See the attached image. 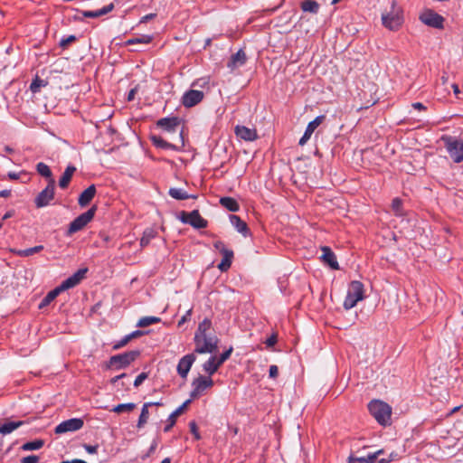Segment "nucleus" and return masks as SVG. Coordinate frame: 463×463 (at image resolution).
<instances>
[{"mask_svg":"<svg viewBox=\"0 0 463 463\" xmlns=\"http://www.w3.org/2000/svg\"><path fill=\"white\" fill-rule=\"evenodd\" d=\"M403 22V9L395 0H392L390 10H385L382 14V24L390 31H398L402 26Z\"/></svg>","mask_w":463,"mask_h":463,"instance_id":"1","label":"nucleus"},{"mask_svg":"<svg viewBox=\"0 0 463 463\" xmlns=\"http://www.w3.org/2000/svg\"><path fill=\"white\" fill-rule=\"evenodd\" d=\"M218 338L213 334L194 335V353L197 354H213L218 350Z\"/></svg>","mask_w":463,"mask_h":463,"instance_id":"2","label":"nucleus"},{"mask_svg":"<svg viewBox=\"0 0 463 463\" xmlns=\"http://www.w3.org/2000/svg\"><path fill=\"white\" fill-rule=\"evenodd\" d=\"M364 298V284L358 280L352 281L347 289V294L344 301V308L348 310L356 306V304Z\"/></svg>","mask_w":463,"mask_h":463,"instance_id":"3","label":"nucleus"},{"mask_svg":"<svg viewBox=\"0 0 463 463\" xmlns=\"http://www.w3.org/2000/svg\"><path fill=\"white\" fill-rule=\"evenodd\" d=\"M370 413L381 424L387 425L390 422L392 408L386 402L379 400L372 401L368 404Z\"/></svg>","mask_w":463,"mask_h":463,"instance_id":"4","label":"nucleus"},{"mask_svg":"<svg viewBox=\"0 0 463 463\" xmlns=\"http://www.w3.org/2000/svg\"><path fill=\"white\" fill-rule=\"evenodd\" d=\"M446 149L455 163L463 161V139L444 136L441 137Z\"/></svg>","mask_w":463,"mask_h":463,"instance_id":"5","label":"nucleus"},{"mask_svg":"<svg viewBox=\"0 0 463 463\" xmlns=\"http://www.w3.org/2000/svg\"><path fill=\"white\" fill-rule=\"evenodd\" d=\"M140 354L138 350L126 352L124 354L113 355L109 358L108 367L120 370L128 366Z\"/></svg>","mask_w":463,"mask_h":463,"instance_id":"6","label":"nucleus"},{"mask_svg":"<svg viewBox=\"0 0 463 463\" xmlns=\"http://www.w3.org/2000/svg\"><path fill=\"white\" fill-rule=\"evenodd\" d=\"M96 209V206H92L87 212L74 219L69 226L68 234L71 235L82 230L93 219Z\"/></svg>","mask_w":463,"mask_h":463,"instance_id":"7","label":"nucleus"},{"mask_svg":"<svg viewBox=\"0 0 463 463\" xmlns=\"http://www.w3.org/2000/svg\"><path fill=\"white\" fill-rule=\"evenodd\" d=\"M156 125L167 133L178 132L179 140L182 145L184 144L182 137L183 130L181 129V121L177 117L161 118L157 121Z\"/></svg>","mask_w":463,"mask_h":463,"instance_id":"8","label":"nucleus"},{"mask_svg":"<svg viewBox=\"0 0 463 463\" xmlns=\"http://www.w3.org/2000/svg\"><path fill=\"white\" fill-rule=\"evenodd\" d=\"M213 381L210 376L206 377L200 375L199 377L195 378L192 383L193 390L190 394L191 399L199 398L201 395H203L205 390L213 387Z\"/></svg>","mask_w":463,"mask_h":463,"instance_id":"9","label":"nucleus"},{"mask_svg":"<svg viewBox=\"0 0 463 463\" xmlns=\"http://www.w3.org/2000/svg\"><path fill=\"white\" fill-rule=\"evenodd\" d=\"M420 20L426 25L442 29L444 27V18L431 9H426L420 14Z\"/></svg>","mask_w":463,"mask_h":463,"instance_id":"10","label":"nucleus"},{"mask_svg":"<svg viewBox=\"0 0 463 463\" xmlns=\"http://www.w3.org/2000/svg\"><path fill=\"white\" fill-rule=\"evenodd\" d=\"M55 180H51L48 185L35 198V205L38 208L44 207L54 198Z\"/></svg>","mask_w":463,"mask_h":463,"instance_id":"11","label":"nucleus"},{"mask_svg":"<svg viewBox=\"0 0 463 463\" xmlns=\"http://www.w3.org/2000/svg\"><path fill=\"white\" fill-rule=\"evenodd\" d=\"M180 219L183 222L189 223L196 229H202L207 226V221L200 215L197 210L192 211L191 213L182 212Z\"/></svg>","mask_w":463,"mask_h":463,"instance_id":"12","label":"nucleus"},{"mask_svg":"<svg viewBox=\"0 0 463 463\" xmlns=\"http://www.w3.org/2000/svg\"><path fill=\"white\" fill-rule=\"evenodd\" d=\"M83 420L81 419L73 418L61 422L55 428L56 434H63L70 431H76L82 428Z\"/></svg>","mask_w":463,"mask_h":463,"instance_id":"13","label":"nucleus"},{"mask_svg":"<svg viewBox=\"0 0 463 463\" xmlns=\"http://www.w3.org/2000/svg\"><path fill=\"white\" fill-rule=\"evenodd\" d=\"M87 271V268L79 269L72 276L69 277L67 279L62 281L61 284L58 287L59 289L62 292L69 288H74L84 279Z\"/></svg>","mask_w":463,"mask_h":463,"instance_id":"14","label":"nucleus"},{"mask_svg":"<svg viewBox=\"0 0 463 463\" xmlns=\"http://www.w3.org/2000/svg\"><path fill=\"white\" fill-rule=\"evenodd\" d=\"M204 97L201 90H190L186 91L182 97V104L185 108H192L200 103Z\"/></svg>","mask_w":463,"mask_h":463,"instance_id":"15","label":"nucleus"},{"mask_svg":"<svg viewBox=\"0 0 463 463\" xmlns=\"http://www.w3.org/2000/svg\"><path fill=\"white\" fill-rule=\"evenodd\" d=\"M326 119V116H317L314 120L308 123L303 137L299 139V146H303L310 139L312 134Z\"/></svg>","mask_w":463,"mask_h":463,"instance_id":"16","label":"nucleus"},{"mask_svg":"<svg viewBox=\"0 0 463 463\" xmlns=\"http://www.w3.org/2000/svg\"><path fill=\"white\" fill-rule=\"evenodd\" d=\"M194 361V354H189L181 358L177 365V372L182 378L187 377V374Z\"/></svg>","mask_w":463,"mask_h":463,"instance_id":"17","label":"nucleus"},{"mask_svg":"<svg viewBox=\"0 0 463 463\" xmlns=\"http://www.w3.org/2000/svg\"><path fill=\"white\" fill-rule=\"evenodd\" d=\"M234 132L239 138L245 141H254L258 138L257 130L245 126H236Z\"/></svg>","mask_w":463,"mask_h":463,"instance_id":"18","label":"nucleus"},{"mask_svg":"<svg viewBox=\"0 0 463 463\" xmlns=\"http://www.w3.org/2000/svg\"><path fill=\"white\" fill-rule=\"evenodd\" d=\"M247 61V55L242 49H240L236 53L232 54L230 61L227 63V67L231 71H234L245 64Z\"/></svg>","mask_w":463,"mask_h":463,"instance_id":"19","label":"nucleus"},{"mask_svg":"<svg viewBox=\"0 0 463 463\" xmlns=\"http://www.w3.org/2000/svg\"><path fill=\"white\" fill-rule=\"evenodd\" d=\"M322 250V261L326 263L331 269H339V265L336 260V257L335 253L332 251V250L327 246H323L321 248Z\"/></svg>","mask_w":463,"mask_h":463,"instance_id":"20","label":"nucleus"},{"mask_svg":"<svg viewBox=\"0 0 463 463\" xmlns=\"http://www.w3.org/2000/svg\"><path fill=\"white\" fill-rule=\"evenodd\" d=\"M24 424L25 421L24 420H10L6 419L3 423L0 424V434L3 436L11 434Z\"/></svg>","mask_w":463,"mask_h":463,"instance_id":"21","label":"nucleus"},{"mask_svg":"<svg viewBox=\"0 0 463 463\" xmlns=\"http://www.w3.org/2000/svg\"><path fill=\"white\" fill-rule=\"evenodd\" d=\"M190 402L191 400L185 401L181 406H179L175 411H173L170 414L167 420V424L164 429L165 432L169 431L171 428L175 424L177 417L180 416L184 411Z\"/></svg>","mask_w":463,"mask_h":463,"instance_id":"22","label":"nucleus"},{"mask_svg":"<svg viewBox=\"0 0 463 463\" xmlns=\"http://www.w3.org/2000/svg\"><path fill=\"white\" fill-rule=\"evenodd\" d=\"M95 194L96 187L94 184H91L80 194L78 200L79 204L82 207L88 205L94 198Z\"/></svg>","mask_w":463,"mask_h":463,"instance_id":"23","label":"nucleus"},{"mask_svg":"<svg viewBox=\"0 0 463 463\" xmlns=\"http://www.w3.org/2000/svg\"><path fill=\"white\" fill-rule=\"evenodd\" d=\"M75 171H76V167L73 165H69L66 167L64 173L62 174V175L59 181V186L61 189H65L68 187Z\"/></svg>","mask_w":463,"mask_h":463,"instance_id":"24","label":"nucleus"},{"mask_svg":"<svg viewBox=\"0 0 463 463\" xmlns=\"http://www.w3.org/2000/svg\"><path fill=\"white\" fill-rule=\"evenodd\" d=\"M113 9H114V5L111 3L97 11H83L82 15L87 18H98L99 16L109 14Z\"/></svg>","mask_w":463,"mask_h":463,"instance_id":"25","label":"nucleus"},{"mask_svg":"<svg viewBox=\"0 0 463 463\" xmlns=\"http://www.w3.org/2000/svg\"><path fill=\"white\" fill-rule=\"evenodd\" d=\"M231 222L232 224L236 228V230L242 233L244 236L248 234L249 229L247 226V223L242 221L239 216L237 215H232L231 216Z\"/></svg>","mask_w":463,"mask_h":463,"instance_id":"26","label":"nucleus"},{"mask_svg":"<svg viewBox=\"0 0 463 463\" xmlns=\"http://www.w3.org/2000/svg\"><path fill=\"white\" fill-rule=\"evenodd\" d=\"M301 9L305 13L317 14L319 11V4L315 0H305L301 3Z\"/></svg>","mask_w":463,"mask_h":463,"instance_id":"27","label":"nucleus"},{"mask_svg":"<svg viewBox=\"0 0 463 463\" xmlns=\"http://www.w3.org/2000/svg\"><path fill=\"white\" fill-rule=\"evenodd\" d=\"M233 259V251L228 250L225 251V253L222 254V260L221 263L218 265V269L222 271H226L230 269L232 265V261Z\"/></svg>","mask_w":463,"mask_h":463,"instance_id":"28","label":"nucleus"},{"mask_svg":"<svg viewBox=\"0 0 463 463\" xmlns=\"http://www.w3.org/2000/svg\"><path fill=\"white\" fill-rule=\"evenodd\" d=\"M150 406H152V402H146L143 405L141 413H140V416H139V419H138V421L137 424V427L138 429H142L146 424L148 418H149L148 408Z\"/></svg>","mask_w":463,"mask_h":463,"instance_id":"29","label":"nucleus"},{"mask_svg":"<svg viewBox=\"0 0 463 463\" xmlns=\"http://www.w3.org/2000/svg\"><path fill=\"white\" fill-rule=\"evenodd\" d=\"M220 203L231 212H237L240 208L237 201L232 197H222L220 199Z\"/></svg>","mask_w":463,"mask_h":463,"instance_id":"30","label":"nucleus"},{"mask_svg":"<svg viewBox=\"0 0 463 463\" xmlns=\"http://www.w3.org/2000/svg\"><path fill=\"white\" fill-rule=\"evenodd\" d=\"M220 366L221 365L218 364L217 357L215 356L210 357V359L203 365V370L209 373V375L213 374Z\"/></svg>","mask_w":463,"mask_h":463,"instance_id":"31","label":"nucleus"},{"mask_svg":"<svg viewBox=\"0 0 463 463\" xmlns=\"http://www.w3.org/2000/svg\"><path fill=\"white\" fill-rule=\"evenodd\" d=\"M151 140H152L153 144L157 147L165 148V149H173V150L177 149V146L175 145L166 142L161 137L152 136Z\"/></svg>","mask_w":463,"mask_h":463,"instance_id":"32","label":"nucleus"},{"mask_svg":"<svg viewBox=\"0 0 463 463\" xmlns=\"http://www.w3.org/2000/svg\"><path fill=\"white\" fill-rule=\"evenodd\" d=\"M36 170L39 175L48 179V183L51 182V180H54L52 177V173L46 164L43 162L38 163L36 165Z\"/></svg>","mask_w":463,"mask_h":463,"instance_id":"33","label":"nucleus"},{"mask_svg":"<svg viewBox=\"0 0 463 463\" xmlns=\"http://www.w3.org/2000/svg\"><path fill=\"white\" fill-rule=\"evenodd\" d=\"M169 194L172 198L176 200H185L188 198H195L194 195H189L185 191L180 188H170Z\"/></svg>","mask_w":463,"mask_h":463,"instance_id":"34","label":"nucleus"},{"mask_svg":"<svg viewBox=\"0 0 463 463\" xmlns=\"http://www.w3.org/2000/svg\"><path fill=\"white\" fill-rule=\"evenodd\" d=\"M61 292V291L59 289L58 287L51 290L40 303L39 308H43L44 307L48 306L52 301H53L57 298V296Z\"/></svg>","mask_w":463,"mask_h":463,"instance_id":"35","label":"nucleus"},{"mask_svg":"<svg viewBox=\"0 0 463 463\" xmlns=\"http://www.w3.org/2000/svg\"><path fill=\"white\" fill-rule=\"evenodd\" d=\"M212 328V322L208 318H204L198 326L197 331L195 332V335H210L212 334L211 331Z\"/></svg>","mask_w":463,"mask_h":463,"instance_id":"36","label":"nucleus"},{"mask_svg":"<svg viewBox=\"0 0 463 463\" xmlns=\"http://www.w3.org/2000/svg\"><path fill=\"white\" fill-rule=\"evenodd\" d=\"M43 250V245H38L25 250H15L14 252L20 257H28Z\"/></svg>","mask_w":463,"mask_h":463,"instance_id":"37","label":"nucleus"},{"mask_svg":"<svg viewBox=\"0 0 463 463\" xmlns=\"http://www.w3.org/2000/svg\"><path fill=\"white\" fill-rule=\"evenodd\" d=\"M156 236V230L152 228H148L145 230L143 236L140 240V245L141 247H146L149 244L150 241Z\"/></svg>","mask_w":463,"mask_h":463,"instance_id":"38","label":"nucleus"},{"mask_svg":"<svg viewBox=\"0 0 463 463\" xmlns=\"http://www.w3.org/2000/svg\"><path fill=\"white\" fill-rule=\"evenodd\" d=\"M136 408V404L133 402L118 404L111 410L116 413L131 412Z\"/></svg>","mask_w":463,"mask_h":463,"instance_id":"39","label":"nucleus"},{"mask_svg":"<svg viewBox=\"0 0 463 463\" xmlns=\"http://www.w3.org/2000/svg\"><path fill=\"white\" fill-rule=\"evenodd\" d=\"M43 446V440L35 439L33 441L26 442L22 446L23 450H36L41 449Z\"/></svg>","mask_w":463,"mask_h":463,"instance_id":"40","label":"nucleus"},{"mask_svg":"<svg viewBox=\"0 0 463 463\" xmlns=\"http://www.w3.org/2000/svg\"><path fill=\"white\" fill-rule=\"evenodd\" d=\"M158 322H160V318L157 317H144L138 320L137 326L145 327Z\"/></svg>","mask_w":463,"mask_h":463,"instance_id":"41","label":"nucleus"},{"mask_svg":"<svg viewBox=\"0 0 463 463\" xmlns=\"http://www.w3.org/2000/svg\"><path fill=\"white\" fill-rule=\"evenodd\" d=\"M153 40V37L151 35H141L139 37L132 38L127 41V44H136V43H150Z\"/></svg>","mask_w":463,"mask_h":463,"instance_id":"42","label":"nucleus"},{"mask_svg":"<svg viewBox=\"0 0 463 463\" xmlns=\"http://www.w3.org/2000/svg\"><path fill=\"white\" fill-rule=\"evenodd\" d=\"M382 453L383 450H378L374 453L368 454L365 457H359V460L363 461V463H373L377 459L378 456Z\"/></svg>","mask_w":463,"mask_h":463,"instance_id":"43","label":"nucleus"},{"mask_svg":"<svg viewBox=\"0 0 463 463\" xmlns=\"http://www.w3.org/2000/svg\"><path fill=\"white\" fill-rule=\"evenodd\" d=\"M46 84H47L46 81H44L43 80H41L39 77H36L31 83L30 90L33 92H37V91H39L41 87L46 86Z\"/></svg>","mask_w":463,"mask_h":463,"instance_id":"44","label":"nucleus"},{"mask_svg":"<svg viewBox=\"0 0 463 463\" xmlns=\"http://www.w3.org/2000/svg\"><path fill=\"white\" fill-rule=\"evenodd\" d=\"M392 209L396 215H402V201L399 198H394L392 202Z\"/></svg>","mask_w":463,"mask_h":463,"instance_id":"45","label":"nucleus"},{"mask_svg":"<svg viewBox=\"0 0 463 463\" xmlns=\"http://www.w3.org/2000/svg\"><path fill=\"white\" fill-rule=\"evenodd\" d=\"M130 337L128 335L124 336L120 341H118V343H116L113 346V349L114 350H118L125 345H127L128 344V342L130 341Z\"/></svg>","mask_w":463,"mask_h":463,"instance_id":"46","label":"nucleus"},{"mask_svg":"<svg viewBox=\"0 0 463 463\" xmlns=\"http://www.w3.org/2000/svg\"><path fill=\"white\" fill-rule=\"evenodd\" d=\"M232 352V347H230L229 350L222 353L219 358H217L218 364L222 365L231 355Z\"/></svg>","mask_w":463,"mask_h":463,"instance_id":"47","label":"nucleus"},{"mask_svg":"<svg viewBox=\"0 0 463 463\" xmlns=\"http://www.w3.org/2000/svg\"><path fill=\"white\" fill-rule=\"evenodd\" d=\"M189 427H190V430L194 434L195 439H201V435H200V433L198 431V427H197L196 423L194 421H191L189 423Z\"/></svg>","mask_w":463,"mask_h":463,"instance_id":"48","label":"nucleus"},{"mask_svg":"<svg viewBox=\"0 0 463 463\" xmlns=\"http://www.w3.org/2000/svg\"><path fill=\"white\" fill-rule=\"evenodd\" d=\"M213 247L219 250L222 254L225 253V251H228L230 250L229 249H227L225 247V244L221 241H216L214 243H213Z\"/></svg>","mask_w":463,"mask_h":463,"instance_id":"49","label":"nucleus"},{"mask_svg":"<svg viewBox=\"0 0 463 463\" xmlns=\"http://www.w3.org/2000/svg\"><path fill=\"white\" fill-rule=\"evenodd\" d=\"M146 373H141L134 381V386L138 387L147 378Z\"/></svg>","mask_w":463,"mask_h":463,"instance_id":"50","label":"nucleus"},{"mask_svg":"<svg viewBox=\"0 0 463 463\" xmlns=\"http://www.w3.org/2000/svg\"><path fill=\"white\" fill-rule=\"evenodd\" d=\"M38 461L39 457L35 455L27 456L21 459V463H37Z\"/></svg>","mask_w":463,"mask_h":463,"instance_id":"51","label":"nucleus"},{"mask_svg":"<svg viewBox=\"0 0 463 463\" xmlns=\"http://www.w3.org/2000/svg\"><path fill=\"white\" fill-rule=\"evenodd\" d=\"M192 315V309H189L184 316L182 317V318L178 322V326H181L183 324H184L191 317Z\"/></svg>","mask_w":463,"mask_h":463,"instance_id":"52","label":"nucleus"},{"mask_svg":"<svg viewBox=\"0 0 463 463\" xmlns=\"http://www.w3.org/2000/svg\"><path fill=\"white\" fill-rule=\"evenodd\" d=\"M269 377L276 378L278 376V374H279V368H278V366L277 365H271L269 367Z\"/></svg>","mask_w":463,"mask_h":463,"instance_id":"53","label":"nucleus"},{"mask_svg":"<svg viewBox=\"0 0 463 463\" xmlns=\"http://www.w3.org/2000/svg\"><path fill=\"white\" fill-rule=\"evenodd\" d=\"M277 343V335H272L270 337H269L265 344L267 345V346L269 347H271L273 346L275 344Z\"/></svg>","mask_w":463,"mask_h":463,"instance_id":"54","label":"nucleus"},{"mask_svg":"<svg viewBox=\"0 0 463 463\" xmlns=\"http://www.w3.org/2000/svg\"><path fill=\"white\" fill-rule=\"evenodd\" d=\"M75 36L73 35H71L69 36L68 38L66 39H62L61 42V45L62 47H66L69 43H72L73 41H75Z\"/></svg>","mask_w":463,"mask_h":463,"instance_id":"55","label":"nucleus"},{"mask_svg":"<svg viewBox=\"0 0 463 463\" xmlns=\"http://www.w3.org/2000/svg\"><path fill=\"white\" fill-rule=\"evenodd\" d=\"M97 446H90V445H85V449L87 450V452L90 453V454H94L97 452Z\"/></svg>","mask_w":463,"mask_h":463,"instance_id":"56","label":"nucleus"},{"mask_svg":"<svg viewBox=\"0 0 463 463\" xmlns=\"http://www.w3.org/2000/svg\"><path fill=\"white\" fill-rule=\"evenodd\" d=\"M412 107L415 109H418V110H425L426 109V107L420 103V102H415L412 104Z\"/></svg>","mask_w":463,"mask_h":463,"instance_id":"57","label":"nucleus"},{"mask_svg":"<svg viewBox=\"0 0 463 463\" xmlns=\"http://www.w3.org/2000/svg\"><path fill=\"white\" fill-rule=\"evenodd\" d=\"M136 92H137V89L136 88L130 90V91L128 94V101H131V100H133L135 99Z\"/></svg>","mask_w":463,"mask_h":463,"instance_id":"58","label":"nucleus"},{"mask_svg":"<svg viewBox=\"0 0 463 463\" xmlns=\"http://www.w3.org/2000/svg\"><path fill=\"white\" fill-rule=\"evenodd\" d=\"M451 88H452L453 92H454V94L456 95V97H457V98H458V95H459V93H460V90H459V88H458V84L453 83V84L451 85Z\"/></svg>","mask_w":463,"mask_h":463,"instance_id":"59","label":"nucleus"},{"mask_svg":"<svg viewBox=\"0 0 463 463\" xmlns=\"http://www.w3.org/2000/svg\"><path fill=\"white\" fill-rule=\"evenodd\" d=\"M155 16H156V14H146V15H145V16H143V17H142V19H141V23H146V22H147L148 20L153 19Z\"/></svg>","mask_w":463,"mask_h":463,"instance_id":"60","label":"nucleus"},{"mask_svg":"<svg viewBox=\"0 0 463 463\" xmlns=\"http://www.w3.org/2000/svg\"><path fill=\"white\" fill-rule=\"evenodd\" d=\"M143 335V332H142V331L137 330V331H135V332H133V333L129 334V335H128V336H129V337H130V339L132 340L133 338L137 337V336H140V335Z\"/></svg>","mask_w":463,"mask_h":463,"instance_id":"61","label":"nucleus"},{"mask_svg":"<svg viewBox=\"0 0 463 463\" xmlns=\"http://www.w3.org/2000/svg\"><path fill=\"white\" fill-rule=\"evenodd\" d=\"M11 195L10 190H2L0 191V197H9Z\"/></svg>","mask_w":463,"mask_h":463,"instance_id":"62","label":"nucleus"},{"mask_svg":"<svg viewBox=\"0 0 463 463\" xmlns=\"http://www.w3.org/2000/svg\"><path fill=\"white\" fill-rule=\"evenodd\" d=\"M126 375H127L126 373H122V374H120V375L115 376V377H113V378L110 380V382H111V383H116L119 379H121V378L125 377Z\"/></svg>","mask_w":463,"mask_h":463,"instance_id":"63","label":"nucleus"},{"mask_svg":"<svg viewBox=\"0 0 463 463\" xmlns=\"http://www.w3.org/2000/svg\"><path fill=\"white\" fill-rule=\"evenodd\" d=\"M61 463H88L82 459H72V460H66V461H62Z\"/></svg>","mask_w":463,"mask_h":463,"instance_id":"64","label":"nucleus"}]
</instances>
